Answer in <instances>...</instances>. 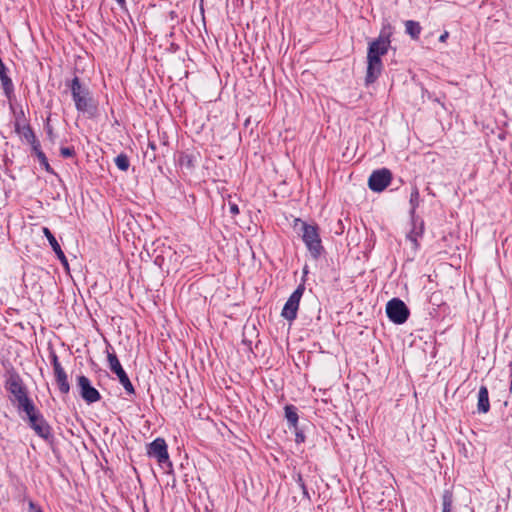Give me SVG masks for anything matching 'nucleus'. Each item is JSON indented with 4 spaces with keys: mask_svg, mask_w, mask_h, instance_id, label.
Returning <instances> with one entry per match:
<instances>
[{
    "mask_svg": "<svg viewBox=\"0 0 512 512\" xmlns=\"http://www.w3.org/2000/svg\"><path fill=\"white\" fill-rule=\"evenodd\" d=\"M70 91L78 112L92 118L97 114V105L87 87L83 86L78 77H74L70 84Z\"/></svg>",
    "mask_w": 512,
    "mask_h": 512,
    "instance_id": "f257e3e1",
    "label": "nucleus"
},
{
    "mask_svg": "<svg viewBox=\"0 0 512 512\" xmlns=\"http://www.w3.org/2000/svg\"><path fill=\"white\" fill-rule=\"evenodd\" d=\"M5 388L12 395L11 400L17 403V408L20 411L32 410L34 403L29 399L26 388L18 374L12 373L9 375L5 382Z\"/></svg>",
    "mask_w": 512,
    "mask_h": 512,
    "instance_id": "f03ea898",
    "label": "nucleus"
},
{
    "mask_svg": "<svg viewBox=\"0 0 512 512\" xmlns=\"http://www.w3.org/2000/svg\"><path fill=\"white\" fill-rule=\"evenodd\" d=\"M301 225V237L313 259H318L324 251L318 227L311 225L300 219L295 220V226Z\"/></svg>",
    "mask_w": 512,
    "mask_h": 512,
    "instance_id": "7ed1b4c3",
    "label": "nucleus"
},
{
    "mask_svg": "<svg viewBox=\"0 0 512 512\" xmlns=\"http://www.w3.org/2000/svg\"><path fill=\"white\" fill-rule=\"evenodd\" d=\"M29 420L30 427L35 431V433L45 439L48 440L51 438V427L48 422L44 419L43 415L36 409L35 405H32V410H23Z\"/></svg>",
    "mask_w": 512,
    "mask_h": 512,
    "instance_id": "20e7f679",
    "label": "nucleus"
},
{
    "mask_svg": "<svg viewBox=\"0 0 512 512\" xmlns=\"http://www.w3.org/2000/svg\"><path fill=\"white\" fill-rule=\"evenodd\" d=\"M386 314L390 321L399 325L407 321L410 311L402 300L393 298L386 304Z\"/></svg>",
    "mask_w": 512,
    "mask_h": 512,
    "instance_id": "39448f33",
    "label": "nucleus"
},
{
    "mask_svg": "<svg viewBox=\"0 0 512 512\" xmlns=\"http://www.w3.org/2000/svg\"><path fill=\"white\" fill-rule=\"evenodd\" d=\"M304 290L305 286L303 284H300L295 289V291L290 295L281 312V315L284 319L288 321H293L296 319L299 303L304 293Z\"/></svg>",
    "mask_w": 512,
    "mask_h": 512,
    "instance_id": "423d86ee",
    "label": "nucleus"
},
{
    "mask_svg": "<svg viewBox=\"0 0 512 512\" xmlns=\"http://www.w3.org/2000/svg\"><path fill=\"white\" fill-rule=\"evenodd\" d=\"M107 360L109 363L110 370L117 375L119 382L123 386L125 391L128 394H134L135 393L134 386L131 383L128 375L124 371L123 367L121 366L116 354L108 353Z\"/></svg>",
    "mask_w": 512,
    "mask_h": 512,
    "instance_id": "0eeeda50",
    "label": "nucleus"
},
{
    "mask_svg": "<svg viewBox=\"0 0 512 512\" xmlns=\"http://www.w3.org/2000/svg\"><path fill=\"white\" fill-rule=\"evenodd\" d=\"M392 180V173L386 168L375 170L368 179V187L374 192L385 190Z\"/></svg>",
    "mask_w": 512,
    "mask_h": 512,
    "instance_id": "6e6552de",
    "label": "nucleus"
},
{
    "mask_svg": "<svg viewBox=\"0 0 512 512\" xmlns=\"http://www.w3.org/2000/svg\"><path fill=\"white\" fill-rule=\"evenodd\" d=\"M147 454L149 457L155 458L160 465L168 464L171 466L167 444L163 438H156L154 441H152L148 445Z\"/></svg>",
    "mask_w": 512,
    "mask_h": 512,
    "instance_id": "1a4fd4ad",
    "label": "nucleus"
},
{
    "mask_svg": "<svg viewBox=\"0 0 512 512\" xmlns=\"http://www.w3.org/2000/svg\"><path fill=\"white\" fill-rule=\"evenodd\" d=\"M79 394L88 404L95 403L101 399L99 391L91 385L88 377L80 375L77 377Z\"/></svg>",
    "mask_w": 512,
    "mask_h": 512,
    "instance_id": "9d476101",
    "label": "nucleus"
},
{
    "mask_svg": "<svg viewBox=\"0 0 512 512\" xmlns=\"http://www.w3.org/2000/svg\"><path fill=\"white\" fill-rule=\"evenodd\" d=\"M389 46V38L380 35L376 40L370 43L367 58H372V56H375L377 59H381V56L387 53Z\"/></svg>",
    "mask_w": 512,
    "mask_h": 512,
    "instance_id": "9b49d317",
    "label": "nucleus"
},
{
    "mask_svg": "<svg viewBox=\"0 0 512 512\" xmlns=\"http://www.w3.org/2000/svg\"><path fill=\"white\" fill-rule=\"evenodd\" d=\"M368 65H367V72H366V84H371L376 81V79L381 74L382 70V62L381 59H377L375 56H372V58H367Z\"/></svg>",
    "mask_w": 512,
    "mask_h": 512,
    "instance_id": "f8f14e48",
    "label": "nucleus"
},
{
    "mask_svg": "<svg viewBox=\"0 0 512 512\" xmlns=\"http://www.w3.org/2000/svg\"><path fill=\"white\" fill-rule=\"evenodd\" d=\"M43 234L45 235V237L47 238L49 244L51 245L53 251L55 252V254L57 255V258L60 260L61 264L68 269V260L64 254V252L62 251L59 243L57 242L56 238L54 237V235L52 234V232L47 228V227H43Z\"/></svg>",
    "mask_w": 512,
    "mask_h": 512,
    "instance_id": "ddd939ff",
    "label": "nucleus"
},
{
    "mask_svg": "<svg viewBox=\"0 0 512 512\" xmlns=\"http://www.w3.org/2000/svg\"><path fill=\"white\" fill-rule=\"evenodd\" d=\"M490 409L489 394L486 386H481L478 392L477 410L479 413H487Z\"/></svg>",
    "mask_w": 512,
    "mask_h": 512,
    "instance_id": "4468645a",
    "label": "nucleus"
},
{
    "mask_svg": "<svg viewBox=\"0 0 512 512\" xmlns=\"http://www.w3.org/2000/svg\"><path fill=\"white\" fill-rule=\"evenodd\" d=\"M55 380L58 385L59 391L62 394H68L70 391V385L68 382L67 374L64 369L54 372Z\"/></svg>",
    "mask_w": 512,
    "mask_h": 512,
    "instance_id": "2eb2a0df",
    "label": "nucleus"
},
{
    "mask_svg": "<svg viewBox=\"0 0 512 512\" xmlns=\"http://www.w3.org/2000/svg\"><path fill=\"white\" fill-rule=\"evenodd\" d=\"M285 411V418L289 424L290 427H293L294 429H297L298 424V413L297 408L293 405H286L284 407Z\"/></svg>",
    "mask_w": 512,
    "mask_h": 512,
    "instance_id": "dca6fc26",
    "label": "nucleus"
},
{
    "mask_svg": "<svg viewBox=\"0 0 512 512\" xmlns=\"http://www.w3.org/2000/svg\"><path fill=\"white\" fill-rule=\"evenodd\" d=\"M0 80L5 95L7 97H10V95L13 92V83L7 75V68L5 66H3V68L0 69Z\"/></svg>",
    "mask_w": 512,
    "mask_h": 512,
    "instance_id": "f3484780",
    "label": "nucleus"
},
{
    "mask_svg": "<svg viewBox=\"0 0 512 512\" xmlns=\"http://www.w3.org/2000/svg\"><path fill=\"white\" fill-rule=\"evenodd\" d=\"M15 130L20 134L28 143L34 142L36 138L32 128L29 125L21 126L18 122L15 123Z\"/></svg>",
    "mask_w": 512,
    "mask_h": 512,
    "instance_id": "a211bd4d",
    "label": "nucleus"
},
{
    "mask_svg": "<svg viewBox=\"0 0 512 512\" xmlns=\"http://www.w3.org/2000/svg\"><path fill=\"white\" fill-rule=\"evenodd\" d=\"M421 26L418 22L408 20L405 22L406 33L411 36L412 39H418L421 33Z\"/></svg>",
    "mask_w": 512,
    "mask_h": 512,
    "instance_id": "6ab92c4d",
    "label": "nucleus"
},
{
    "mask_svg": "<svg viewBox=\"0 0 512 512\" xmlns=\"http://www.w3.org/2000/svg\"><path fill=\"white\" fill-rule=\"evenodd\" d=\"M453 504V496L449 490H445L442 495V512H451Z\"/></svg>",
    "mask_w": 512,
    "mask_h": 512,
    "instance_id": "aec40b11",
    "label": "nucleus"
},
{
    "mask_svg": "<svg viewBox=\"0 0 512 512\" xmlns=\"http://www.w3.org/2000/svg\"><path fill=\"white\" fill-rule=\"evenodd\" d=\"M115 164L119 170L127 171L130 166L128 156L124 153L117 155L115 158Z\"/></svg>",
    "mask_w": 512,
    "mask_h": 512,
    "instance_id": "412c9836",
    "label": "nucleus"
},
{
    "mask_svg": "<svg viewBox=\"0 0 512 512\" xmlns=\"http://www.w3.org/2000/svg\"><path fill=\"white\" fill-rule=\"evenodd\" d=\"M423 233V222L420 223L419 230H412L408 235L407 239L412 243V247L416 249L418 247L417 239Z\"/></svg>",
    "mask_w": 512,
    "mask_h": 512,
    "instance_id": "4be33fe9",
    "label": "nucleus"
},
{
    "mask_svg": "<svg viewBox=\"0 0 512 512\" xmlns=\"http://www.w3.org/2000/svg\"><path fill=\"white\" fill-rule=\"evenodd\" d=\"M419 197H420L419 190L417 187H414L410 194V204L412 207V212H414L416 207L419 205Z\"/></svg>",
    "mask_w": 512,
    "mask_h": 512,
    "instance_id": "5701e85b",
    "label": "nucleus"
},
{
    "mask_svg": "<svg viewBox=\"0 0 512 512\" xmlns=\"http://www.w3.org/2000/svg\"><path fill=\"white\" fill-rule=\"evenodd\" d=\"M37 158H38L40 164L45 168V170L47 172H51V167L48 163V159L45 156V154L43 153V151H39Z\"/></svg>",
    "mask_w": 512,
    "mask_h": 512,
    "instance_id": "b1692460",
    "label": "nucleus"
},
{
    "mask_svg": "<svg viewBox=\"0 0 512 512\" xmlns=\"http://www.w3.org/2000/svg\"><path fill=\"white\" fill-rule=\"evenodd\" d=\"M50 358L54 372L63 369L55 352L50 353Z\"/></svg>",
    "mask_w": 512,
    "mask_h": 512,
    "instance_id": "393cba45",
    "label": "nucleus"
},
{
    "mask_svg": "<svg viewBox=\"0 0 512 512\" xmlns=\"http://www.w3.org/2000/svg\"><path fill=\"white\" fill-rule=\"evenodd\" d=\"M60 154L61 156H63L64 158H69V157H72L74 156L75 154V150L73 147H62L60 149Z\"/></svg>",
    "mask_w": 512,
    "mask_h": 512,
    "instance_id": "a878e982",
    "label": "nucleus"
},
{
    "mask_svg": "<svg viewBox=\"0 0 512 512\" xmlns=\"http://www.w3.org/2000/svg\"><path fill=\"white\" fill-rule=\"evenodd\" d=\"M32 147L33 152L35 153L36 157L38 156L39 151L41 150L40 142L37 140V138L34 139V142L29 143Z\"/></svg>",
    "mask_w": 512,
    "mask_h": 512,
    "instance_id": "bb28decb",
    "label": "nucleus"
},
{
    "mask_svg": "<svg viewBox=\"0 0 512 512\" xmlns=\"http://www.w3.org/2000/svg\"><path fill=\"white\" fill-rule=\"evenodd\" d=\"M297 483H298V485L300 486V488L302 489L303 494H304V495H306V496H308V491H307V489H306L305 483H304V481H303V479H302V476H301L300 474H298V477H297Z\"/></svg>",
    "mask_w": 512,
    "mask_h": 512,
    "instance_id": "cd10ccee",
    "label": "nucleus"
},
{
    "mask_svg": "<svg viewBox=\"0 0 512 512\" xmlns=\"http://www.w3.org/2000/svg\"><path fill=\"white\" fill-rule=\"evenodd\" d=\"M229 211L232 215H237L239 213L238 205L235 203H229Z\"/></svg>",
    "mask_w": 512,
    "mask_h": 512,
    "instance_id": "c85d7f7f",
    "label": "nucleus"
},
{
    "mask_svg": "<svg viewBox=\"0 0 512 512\" xmlns=\"http://www.w3.org/2000/svg\"><path fill=\"white\" fill-rule=\"evenodd\" d=\"M304 440H305V436H304L303 432L302 431H296V433H295V441L297 443H301V442H304Z\"/></svg>",
    "mask_w": 512,
    "mask_h": 512,
    "instance_id": "c756f323",
    "label": "nucleus"
},
{
    "mask_svg": "<svg viewBox=\"0 0 512 512\" xmlns=\"http://www.w3.org/2000/svg\"><path fill=\"white\" fill-rule=\"evenodd\" d=\"M448 36H449V33L447 31H445L443 34L440 35L439 41L445 42L447 40Z\"/></svg>",
    "mask_w": 512,
    "mask_h": 512,
    "instance_id": "7c9ffc66",
    "label": "nucleus"
},
{
    "mask_svg": "<svg viewBox=\"0 0 512 512\" xmlns=\"http://www.w3.org/2000/svg\"><path fill=\"white\" fill-rule=\"evenodd\" d=\"M29 506H30L31 512H41L40 509H36V507H35L33 502H30Z\"/></svg>",
    "mask_w": 512,
    "mask_h": 512,
    "instance_id": "2f4dec72",
    "label": "nucleus"
},
{
    "mask_svg": "<svg viewBox=\"0 0 512 512\" xmlns=\"http://www.w3.org/2000/svg\"><path fill=\"white\" fill-rule=\"evenodd\" d=\"M148 148H150L152 151L156 150V144L152 141H149Z\"/></svg>",
    "mask_w": 512,
    "mask_h": 512,
    "instance_id": "473e14b6",
    "label": "nucleus"
},
{
    "mask_svg": "<svg viewBox=\"0 0 512 512\" xmlns=\"http://www.w3.org/2000/svg\"><path fill=\"white\" fill-rule=\"evenodd\" d=\"M119 5L120 7H124L126 1L125 0H115Z\"/></svg>",
    "mask_w": 512,
    "mask_h": 512,
    "instance_id": "72a5a7b5",
    "label": "nucleus"
},
{
    "mask_svg": "<svg viewBox=\"0 0 512 512\" xmlns=\"http://www.w3.org/2000/svg\"><path fill=\"white\" fill-rule=\"evenodd\" d=\"M509 366H510V370H511V371H510V378L512 379V362L510 363V365H509Z\"/></svg>",
    "mask_w": 512,
    "mask_h": 512,
    "instance_id": "f704fd0d",
    "label": "nucleus"
},
{
    "mask_svg": "<svg viewBox=\"0 0 512 512\" xmlns=\"http://www.w3.org/2000/svg\"><path fill=\"white\" fill-rule=\"evenodd\" d=\"M510 390L512 391V379H511V384H510Z\"/></svg>",
    "mask_w": 512,
    "mask_h": 512,
    "instance_id": "c9c22d12",
    "label": "nucleus"
}]
</instances>
